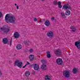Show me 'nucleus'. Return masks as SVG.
I'll return each instance as SVG.
<instances>
[{
  "label": "nucleus",
  "mask_w": 80,
  "mask_h": 80,
  "mask_svg": "<svg viewBox=\"0 0 80 80\" xmlns=\"http://www.w3.org/2000/svg\"><path fill=\"white\" fill-rule=\"evenodd\" d=\"M5 20L6 21L8 20L9 23H15V17L13 15L10 16L9 14H7L5 16Z\"/></svg>",
  "instance_id": "1"
},
{
  "label": "nucleus",
  "mask_w": 80,
  "mask_h": 80,
  "mask_svg": "<svg viewBox=\"0 0 80 80\" xmlns=\"http://www.w3.org/2000/svg\"><path fill=\"white\" fill-rule=\"evenodd\" d=\"M1 32L2 34H3V35H5L6 34H7L10 31V28L8 27L4 28H1Z\"/></svg>",
  "instance_id": "2"
},
{
  "label": "nucleus",
  "mask_w": 80,
  "mask_h": 80,
  "mask_svg": "<svg viewBox=\"0 0 80 80\" xmlns=\"http://www.w3.org/2000/svg\"><path fill=\"white\" fill-rule=\"evenodd\" d=\"M70 71L68 70H65L63 72V75L64 77L66 78H68L69 77H70Z\"/></svg>",
  "instance_id": "3"
},
{
  "label": "nucleus",
  "mask_w": 80,
  "mask_h": 80,
  "mask_svg": "<svg viewBox=\"0 0 80 80\" xmlns=\"http://www.w3.org/2000/svg\"><path fill=\"white\" fill-rule=\"evenodd\" d=\"M23 62H19V60H18L15 61V64H14V66H17L19 68H21L22 67H23Z\"/></svg>",
  "instance_id": "4"
},
{
  "label": "nucleus",
  "mask_w": 80,
  "mask_h": 80,
  "mask_svg": "<svg viewBox=\"0 0 80 80\" xmlns=\"http://www.w3.org/2000/svg\"><path fill=\"white\" fill-rule=\"evenodd\" d=\"M54 53L57 57H62V51L60 49H56L54 52Z\"/></svg>",
  "instance_id": "5"
},
{
  "label": "nucleus",
  "mask_w": 80,
  "mask_h": 80,
  "mask_svg": "<svg viewBox=\"0 0 80 80\" xmlns=\"http://www.w3.org/2000/svg\"><path fill=\"white\" fill-rule=\"evenodd\" d=\"M63 8L65 10H71L72 9L71 7L69 6V5L68 4H64L63 6Z\"/></svg>",
  "instance_id": "6"
},
{
  "label": "nucleus",
  "mask_w": 80,
  "mask_h": 80,
  "mask_svg": "<svg viewBox=\"0 0 80 80\" xmlns=\"http://www.w3.org/2000/svg\"><path fill=\"white\" fill-rule=\"evenodd\" d=\"M47 35L48 37H49L50 38H52L53 37V33L52 31H50L47 33Z\"/></svg>",
  "instance_id": "7"
},
{
  "label": "nucleus",
  "mask_w": 80,
  "mask_h": 80,
  "mask_svg": "<svg viewBox=\"0 0 80 80\" xmlns=\"http://www.w3.org/2000/svg\"><path fill=\"white\" fill-rule=\"evenodd\" d=\"M56 62L58 65H62L63 63V61L62 59L60 58H58L56 59Z\"/></svg>",
  "instance_id": "8"
},
{
  "label": "nucleus",
  "mask_w": 80,
  "mask_h": 80,
  "mask_svg": "<svg viewBox=\"0 0 80 80\" xmlns=\"http://www.w3.org/2000/svg\"><path fill=\"white\" fill-rule=\"evenodd\" d=\"M75 45L79 50H80V41H76L75 42Z\"/></svg>",
  "instance_id": "9"
},
{
  "label": "nucleus",
  "mask_w": 80,
  "mask_h": 80,
  "mask_svg": "<svg viewBox=\"0 0 80 80\" xmlns=\"http://www.w3.org/2000/svg\"><path fill=\"white\" fill-rule=\"evenodd\" d=\"M2 43L4 44H7L8 43V38H5L2 39Z\"/></svg>",
  "instance_id": "10"
},
{
  "label": "nucleus",
  "mask_w": 80,
  "mask_h": 80,
  "mask_svg": "<svg viewBox=\"0 0 80 80\" xmlns=\"http://www.w3.org/2000/svg\"><path fill=\"white\" fill-rule=\"evenodd\" d=\"M13 36L15 38H18L20 37V34L18 32H16L14 33Z\"/></svg>",
  "instance_id": "11"
},
{
  "label": "nucleus",
  "mask_w": 80,
  "mask_h": 80,
  "mask_svg": "<svg viewBox=\"0 0 80 80\" xmlns=\"http://www.w3.org/2000/svg\"><path fill=\"white\" fill-rule=\"evenodd\" d=\"M34 69L35 70H38L39 69H40L38 64H35L34 67Z\"/></svg>",
  "instance_id": "12"
},
{
  "label": "nucleus",
  "mask_w": 80,
  "mask_h": 80,
  "mask_svg": "<svg viewBox=\"0 0 80 80\" xmlns=\"http://www.w3.org/2000/svg\"><path fill=\"white\" fill-rule=\"evenodd\" d=\"M71 31L72 32H76L77 31V28L75 26H72L71 28Z\"/></svg>",
  "instance_id": "13"
},
{
  "label": "nucleus",
  "mask_w": 80,
  "mask_h": 80,
  "mask_svg": "<svg viewBox=\"0 0 80 80\" xmlns=\"http://www.w3.org/2000/svg\"><path fill=\"white\" fill-rule=\"evenodd\" d=\"M29 58L30 59V61H33V58H34V56L32 54L30 55Z\"/></svg>",
  "instance_id": "14"
},
{
  "label": "nucleus",
  "mask_w": 80,
  "mask_h": 80,
  "mask_svg": "<svg viewBox=\"0 0 80 80\" xmlns=\"http://www.w3.org/2000/svg\"><path fill=\"white\" fill-rule=\"evenodd\" d=\"M22 46L20 44L18 45L16 47L17 50H20V49H22Z\"/></svg>",
  "instance_id": "15"
},
{
  "label": "nucleus",
  "mask_w": 80,
  "mask_h": 80,
  "mask_svg": "<svg viewBox=\"0 0 80 80\" xmlns=\"http://www.w3.org/2000/svg\"><path fill=\"white\" fill-rule=\"evenodd\" d=\"M41 68L42 70L44 71V70H45L47 69V66L46 65H42L41 66Z\"/></svg>",
  "instance_id": "16"
},
{
  "label": "nucleus",
  "mask_w": 80,
  "mask_h": 80,
  "mask_svg": "<svg viewBox=\"0 0 80 80\" xmlns=\"http://www.w3.org/2000/svg\"><path fill=\"white\" fill-rule=\"evenodd\" d=\"M72 72L74 74L78 72V69L77 68H73Z\"/></svg>",
  "instance_id": "17"
},
{
  "label": "nucleus",
  "mask_w": 80,
  "mask_h": 80,
  "mask_svg": "<svg viewBox=\"0 0 80 80\" xmlns=\"http://www.w3.org/2000/svg\"><path fill=\"white\" fill-rule=\"evenodd\" d=\"M50 23L48 20H47L45 22V25H46L48 27L49 26Z\"/></svg>",
  "instance_id": "18"
},
{
  "label": "nucleus",
  "mask_w": 80,
  "mask_h": 80,
  "mask_svg": "<svg viewBox=\"0 0 80 80\" xmlns=\"http://www.w3.org/2000/svg\"><path fill=\"white\" fill-rule=\"evenodd\" d=\"M46 53L47 58H50V57H51L50 52L49 51H48L46 52Z\"/></svg>",
  "instance_id": "19"
},
{
  "label": "nucleus",
  "mask_w": 80,
  "mask_h": 80,
  "mask_svg": "<svg viewBox=\"0 0 80 80\" xmlns=\"http://www.w3.org/2000/svg\"><path fill=\"white\" fill-rule=\"evenodd\" d=\"M25 75L26 77H28V76L30 75V72L27 71L25 72Z\"/></svg>",
  "instance_id": "20"
},
{
  "label": "nucleus",
  "mask_w": 80,
  "mask_h": 80,
  "mask_svg": "<svg viewBox=\"0 0 80 80\" xmlns=\"http://www.w3.org/2000/svg\"><path fill=\"white\" fill-rule=\"evenodd\" d=\"M65 14L66 15H70V11L68 10L66 11Z\"/></svg>",
  "instance_id": "21"
},
{
  "label": "nucleus",
  "mask_w": 80,
  "mask_h": 80,
  "mask_svg": "<svg viewBox=\"0 0 80 80\" xmlns=\"http://www.w3.org/2000/svg\"><path fill=\"white\" fill-rule=\"evenodd\" d=\"M45 80H50V77L47 75L45 77Z\"/></svg>",
  "instance_id": "22"
},
{
  "label": "nucleus",
  "mask_w": 80,
  "mask_h": 80,
  "mask_svg": "<svg viewBox=\"0 0 80 80\" xmlns=\"http://www.w3.org/2000/svg\"><path fill=\"white\" fill-rule=\"evenodd\" d=\"M41 61L43 65H45L47 63L46 62V61H45V60L44 59L42 60H41Z\"/></svg>",
  "instance_id": "23"
},
{
  "label": "nucleus",
  "mask_w": 80,
  "mask_h": 80,
  "mask_svg": "<svg viewBox=\"0 0 80 80\" xmlns=\"http://www.w3.org/2000/svg\"><path fill=\"white\" fill-rule=\"evenodd\" d=\"M29 43H30V42L28 41H26L24 42V43L25 45H28V44H29Z\"/></svg>",
  "instance_id": "24"
},
{
  "label": "nucleus",
  "mask_w": 80,
  "mask_h": 80,
  "mask_svg": "<svg viewBox=\"0 0 80 80\" xmlns=\"http://www.w3.org/2000/svg\"><path fill=\"white\" fill-rule=\"evenodd\" d=\"M61 14L62 17V18H64L65 17V14L64 13L62 12L61 13Z\"/></svg>",
  "instance_id": "25"
},
{
  "label": "nucleus",
  "mask_w": 80,
  "mask_h": 80,
  "mask_svg": "<svg viewBox=\"0 0 80 80\" xmlns=\"http://www.w3.org/2000/svg\"><path fill=\"white\" fill-rule=\"evenodd\" d=\"M53 4L54 5H57V1H54L53 2Z\"/></svg>",
  "instance_id": "26"
},
{
  "label": "nucleus",
  "mask_w": 80,
  "mask_h": 80,
  "mask_svg": "<svg viewBox=\"0 0 80 80\" xmlns=\"http://www.w3.org/2000/svg\"><path fill=\"white\" fill-rule=\"evenodd\" d=\"M34 65H35V64H33L32 65H30V67H31L32 68H33H33H34Z\"/></svg>",
  "instance_id": "27"
},
{
  "label": "nucleus",
  "mask_w": 80,
  "mask_h": 80,
  "mask_svg": "<svg viewBox=\"0 0 80 80\" xmlns=\"http://www.w3.org/2000/svg\"><path fill=\"white\" fill-rule=\"evenodd\" d=\"M61 2H58V5H61Z\"/></svg>",
  "instance_id": "28"
},
{
  "label": "nucleus",
  "mask_w": 80,
  "mask_h": 80,
  "mask_svg": "<svg viewBox=\"0 0 80 80\" xmlns=\"http://www.w3.org/2000/svg\"><path fill=\"white\" fill-rule=\"evenodd\" d=\"M29 52H30V53H32V52H33V49H30L29 50Z\"/></svg>",
  "instance_id": "29"
},
{
  "label": "nucleus",
  "mask_w": 80,
  "mask_h": 80,
  "mask_svg": "<svg viewBox=\"0 0 80 80\" xmlns=\"http://www.w3.org/2000/svg\"><path fill=\"white\" fill-rule=\"evenodd\" d=\"M2 17V12H0V18Z\"/></svg>",
  "instance_id": "30"
},
{
  "label": "nucleus",
  "mask_w": 80,
  "mask_h": 80,
  "mask_svg": "<svg viewBox=\"0 0 80 80\" xmlns=\"http://www.w3.org/2000/svg\"><path fill=\"white\" fill-rule=\"evenodd\" d=\"M58 6L59 8H61L62 7V5H58Z\"/></svg>",
  "instance_id": "31"
},
{
  "label": "nucleus",
  "mask_w": 80,
  "mask_h": 80,
  "mask_svg": "<svg viewBox=\"0 0 80 80\" xmlns=\"http://www.w3.org/2000/svg\"><path fill=\"white\" fill-rule=\"evenodd\" d=\"M34 22H36V21H37V18H34Z\"/></svg>",
  "instance_id": "32"
},
{
  "label": "nucleus",
  "mask_w": 80,
  "mask_h": 80,
  "mask_svg": "<svg viewBox=\"0 0 80 80\" xmlns=\"http://www.w3.org/2000/svg\"><path fill=\"white\" fill-rule=\"evenodd\" d=\"M10 46H11L12 45V39L10 41Z\"/></svg>",
  "instance_id": "33"
},
{
  "label": "nucleus",
  "mask_w": 80,
  "mask_h": 80,
  "mask_svg": "<svg viewBox=\"0 0 80 80\" xmlns=\"http://www.w3.org/2000/svg\"><path fill=\"white\" fill-rule=\"evenodd\" d=\"M27 67V64H26L24 66H23L22 67V68H25V67Z\"/></svg>",
  "instance_id": "34"
},
{
  "label": "nucleus",
  "mask_w": 80,
  "mask_h": 80,
  "mask_svg": "<svg viewBox=\"0 0 80 80\" xmlns=\"http://www.w3.org/2000/svg\"><path fill=\"white\" fill-rule=\"evenodd\" d=\"M55 19V18H54V17H52L51 18V20H54Z\"/></svg>",
  "instance_id": "35"
},
{
  "label": "nucleus",
  "mask_w": 80,
  "mask_h": 80,
  "mask_svg": "<svg viewBox=\"0 0 80 80\" xmlns=\"http://www.w3.org/2000/svg\"><path fill=\"white\" fill-rule=\"evenodd\" d=\"M2 72H1V71H0V77H1L2 76Z\"/></svg>",
  "instance_id": "36"
},
{
  "label": "nucleus",
  "mask_w": 80,
  "mask_h": 80,
  "mask_svg": "<svg viewBox=\"0 0 80 80\" xmlns=\"http://www.w3.org/2000/svg\"><path fill=\"white\" fill-rule=\"evenodd\" d=\"M30 64V63H29L28 62H27V64H26V65H29Z\"/></svg>",
  "instance_id": "37"
},
{
  "label": "nucleus",
  "mask_w": 80,
  "mask_h": 80,
  "mask_svg": "<svg viewBox=\"0 0 80 80\" xmlns=\"http://www.w3.org/2000/svg\"><path fill=\"white\" fill-rule=\"evenodd\" d=\"M17 10H18V8H19L18 6V5L17 6Z\"/></svg>",
  "instance_id": "38"
},
{
  "label": "nucleus",
  "mask_w": 80,
  "mask_h": 80,
  "mask_svg": "<svg viewBox=\"0 0 80 80\" xmlns=\"http://www.w3.org/2000/svg\"><path fill=\"white\" fill-rule=\"evenodd\" d=\"M39 22H42L41 20H40L39 21Z\"/></svg>",
  "instance_id": "39"
},
{
  "label": "nucleus",
  "mask_w": 80,
  "mask_h": 80,
  "mask_svg": "<svg viewBox=\"0 0 80 80\" xmlns=\"http://www.w3.org/2000/svg\"><path fill=\"white\" fill-rule=\"evenodd\" d=\"M15 6H17V4H16V3L15 4Z\"/></svg>",
  "instance_id": "40"
},
{
  "label": "nucleus",
  "mask_w": 80,
  "mask_h": 80,
  "mask_svg": "<svg viewBox=\"0 0 80 80\" xmlns=\"http://www.w3.org/2000/svg\"><path fill=\"white\" fill-rule=\"evenodd\" d=\"M42 29H43V30H44L45 28H43Z\"/></svg>",
  "instance_id": "41"
},
{
  "label": "nucleus",
  "mask_w": 80,
  "mask_h": 80,
  "mask_svg": "<svg viewBox=\"0 0 80 80\" xmlns=\"http://www.w3.org/2000/svg\"><path fill=\"white\" fill-rule=\"evenodd\" d=\"M44 0H42V1H43Z\"/></svg>",
  "instance_id": "42"
},
{
  "label": "nucleus",
  "mask_w": 80,
  "mask_h": 80,
  "mask_svg": "<svg viewBox=\"0 0 80 80\" xmlns=\"http://www.w3.org/2000/svg\"><path fill=\"white\" fill-rule=\"evenodd\" d=\"M10 62V61H9V62Z\"/></svg>",
  "instance_id": "43"
}]
</instances>
